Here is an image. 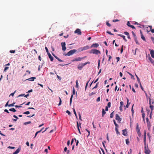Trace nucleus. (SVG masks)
Listing matches in <instances>:
<instances>
[{"label":"nucleus","mask_w":154,"mask_h":154,"mask_svg":"<svg viewBox=\"0 0 154 154\" xmlns=\"http://www.w3.org/2000/svg\"><path fill=\"white\" fill-rule=\"evenodd\" d=\"M141 38L143 39V40L146 41V39L145 37L143 36V34L141 35Z\"/></svg>","instance_id":"cd10ccee"},{"label":"nucleus","mask_w":154,"mask_h":154,"mask_svg":"<svg viewBox=\"0 0 154 154\" xmlns=\"http://www.w3.org/2000/svg\"><path fill=\"white\" fill-rule=\"evenodd\" d=\"M122 134L124 136L127 135V129H125L122 130Z\"/></svg>","instance_id":"9d476101"},{"label":"nucleus","mask_w":154,"mask_h":154,"mask_svg":"<svg viewBox=\"0 0 154 154\" xmlns=\"http://www.w3.org/2000/svg\"><path fill=\"white\" fill-rule=\"evenodd\" d=\"M9 111H12L14 112H16V110L14 108H11L9 109Z\"/></svg>","instance_id":"b1692460"},{"label":"nucleus","mask_w":154,"mask_h":154,"mask_svg":"<svg viewBox=\"0 0 154 154\" xmlns=\"http://www.w3.org/2000/svg\"><path fill=\"white\" fill-rule=\"evenodd\" d=\"M117 128L118 127H115V130L117 134H120V132L119 131Z\"/></svg>","instance_id":"bb28decb"},{"label":"nucleus","mask_w":154,"mask_h":154,"mask_svg":"<svg viewBox=\"0 0 154 154\" xmlns=\"http://www.w3.org/2000/svg\"><path fill=\"white\" fill-rule=\"evenodd\" d=\"M15 104V102H14L12 104H9V107L14 106V104Z\"/></svg>","instance_id":"7c9ffc66"},{"label":"nucleus","mask_w":154,"mask_h":154,"mask_svg":"<svg viewBox=\"0 0 154 154\" xmlns=\"http://www.w3.org/2000/svg\"><path fill=\"white\" fill-rule=\"evenodd\" d=\"M30 112L29 111H27L23 113V114L28 115L29 114Z\"/></svg>","instance_id":"37998d69"},{"label":"nucleus","mask_w":154,"mask_h":154,"mask_svg":"<svg viewBox=\"0 0 154 154\" xmlns=\"http://www.w3.org/2000/svg\"><path fill=\"white\" fill-rule=\"evenodd\" d=\"M99 46V44L98 43L93 44L91 46V48L93 47L97 48Z\"/></svg>","instance_id":"9b49d317"},{"label":"nucleus","mask_w":154,"mask_h":154,"mask_svg":"<svg viewBox=\"0 0 154 154\" xmlns=\"http://www.w3.org/2000/svg\"><path fill=\"white\" fill-rule=\"evenodd\" d=\"M132 33L133 35L134 36V38H137L136 36V35L134 33V32L133 31H132Z\"/></svg>","instance_id":"ea45409f"},{"label":"nucleus","mask_w":154,"mask_h":154,"mask_svg":"<svg viewBox=\"0 0 154 154\" xmlns=\"http://www.w3.org/2000/svg\"><path fill=\"white\" fill-rule=\"evenodd\" d=\"M76 85H75V87L77 88H78L79 86V85H78V80H76Z\"/></svg>","instance_id":"09e8293b"},{"label":"nucleus","mask_w":154,"mask_h":154,"mask_svg":"<svg viewBox=\"0 0 154 154\" xmlns=\"http://www.w3.org/2000/svg\"><path fill=\"white\" fill-rule=\"evenodd\" d=\"M119 20H117V19H116V20H112V21L114 22H118V21H119Z\"/></svg>","instance_id":"0e129e2a"},{"label":"nucleus","mask_w":154,"mask_h":154,"mask_svg":"<svg viewBox=\"0 0 154 154\" xmlns=\"http://www.w3.org/2000/svg\"><path fill=\"white\" fill-rule=\"evenodd\" d=\"M59 100H60V101H59V103L58 104V105L60 106V105H61V104L62 101H61V98L60 97H59Z\"/></svg>","instance_id":"de8ad7c7"},{"label":"nucleus","mask_w":154,"mask_h":154,"mask_svg":"<svg viewBox=\"0 0 154 154\" xmlns=\"http://www.w3.org/2000/svg\"><path fill=\"white\" fill-rule=\"evenodd\" d=\"M106 24L109 27L111 26V24L109 23L108 21H106Z\"/></svg>","instance_id":"49530a36"},{"label":"nucleus","mask_w":154,"mask_h":154,"mask_svg":"<svg viewBox=\"0 0 154 154\" xmlns=\"http://www.w3.org/2000/svg\"><path fill=\"white\" fill-rule=\"evenodd\" d=\"M83 50H85L88 49L89 48V46L88 45H87L84 47H82Z\"/></svg>","instance_id":"aec40b11"},{"label":"nucleus","mask_w":154,"mask_h":154,"mask_svg":"<svg viewBox=\"0 0 154 154\" xmlns=\"http://www.w3.org/2000/svg\"><path fill=\"white\" fill-rule=\"evenodd\" d=\"M113 121L114 124L116 126V127H119V125L117 124L115 120H114Z\"/></svg>","instance_id":"c756f323"},{"label":"nucleus","mask_w":154,"mask_h":154,"mask_svg":"<svg viewBox=\"0 0 154 154\" xmlns=\"http://www.w3.org/2000/svg\"><path fill=\"white\" fill-rule=\"evenodd\" d=\"M89 81H88L87 82V83H86V85L85 87V90H86V88L88 86V83Z\"/></svg>","instance_id":"13d9d810"},{"label":"nucleus","mask_w":154,"mask_h":154,"mask_svg":"<svg viewBox=\"0 0 154 154\" xmlns=\"http://www.w3.org/2000/svg\"><path fill=\"white\" fill-rule=\"evenodd\" d=\"M150 53L151 56L152 57L154 58V51L153 50H151L150 51Z\"/></svg>","instance_id":"4468645a"},{"label":"nucleus","mask_w":154,"mask_h":154,"mask_svg":"<svg viewBox=\"0 0 154 154\" xmlns=\"http://www.w3.org/2000/svg\"><path fill=\"white\" fill-rule=\"evenodd\" d=\"M116 119L119 122H120L122 120V119L120 118L119 116L117 114L116 115Z\"/></svg>","instance_id":"1a4fd4ad"},{"label":"nucleus","mask_w":154,"mask_h":154,"mask_svg":"<svg viewBox=\"0 0 154 154\" xmlns=\"http://www.w3.org/2000/svg\"><path fill=\"white\" fill-rule=\"evenodd\" d=\"M142 118H143V120L144 121H145V119H144V118H145V113H143V114H142Z\"/></svg>","instance_id":"a18cd8bd"},{"label":"nucleus","mask_w":154,"mask_h":154,"mask_svg":"<svg viewBox=\"0 0 154 154\" xmlns=\"http://www.w3.org/2000/svg\"><path fill=\"white\" fill-rule=\"evenodd\" d=\"M75 90L74 88L73 87L72 94V95H71V97H70V105H71L73 95H74L75 94Z\"/></svg>","instance_id":"423d86ee"},{"label":"nucleus","mask_w":154,"mask_h":154,"mask_svg":"<svg viewBox=\"0 0 154 154\" xmlns=\"http://www.w3.org/2000/svg\"><path fill=\"white\" fill-rule=\"evenodd\" d=\"M21 150V148L20 147H19L16 150V151L13 153V154H17Z\"/></svg>","instance_id":"f8f14e48"},{"label":"nucleus","mask_w":154,"mask_h":154,"mask_svg":"<svg viewBox=\"0 0 154 154\" xmlns=\"http://www.w3.org/2000/svg\"><path fill=\"white\" fill-rule=\"evenodd\" d=\"M61 45L62 46V50L63 51H65L66 49V43L65 42H62L61 43Z\"/></svg>","instance_id":"39448f33"},{"label":"nucleus","mask_w":154,"mask_h":154,"mask_svg":"<svg viewBox=\"0 0 154 154\" xmlns=\"http://www.w3.org/2000/svg\"><path fill=\"white\" fill-rule=\"evenodd\" d=\"M31 123V121H29V122H25L24 123V124L25 125H27L30 124Z\"/></svg>","instance_id":"58836bf2"},{"label":"nucleus","mask_w":154,"mask_h":154,"mask_svg":"<svg viewBox=\"0 0 154 154\" xmlns=\"http://www.w3.org/2000/svg\"><path fill=\"white\" fill-rule=\"evenodd\" d=\"M48 56L49 57V58L50 59L51 61H52L53 60L54 58L51 55L50 53H48Z\"/></svg>","instance_id":"2eb2a0df"},{"label":"nucleus","mask_w":154,"mask_h":154,"mask_svg":"<svg viewBox=\"0 0 154 154\" xmlns=\"http://www.w3.org/2000/svg\"><path fill=\"white\" fill-rule=\"evenodd\" d=\"M127 25L128 26L130 27V26H131V25L130 24V22L129 21H128L127 23Z\"/></svg>","instance_id":"6e6d98bb"},{"label":"nucleus","mask_w":154,"mask_h":154,"mask_svg":"<svg viewBox=\"0 0 154 154\" xmlns=\"http://www.w3.org/2000/svg\"><path fill=\"white\" fill-rule=\"evenodd\" d=\"M127 103L126 106V108H128L130 104V103H129V100L128 98H127Z\"/></svg>","instance_id":"412c9836"},{"label":"nucleus","mask_w":154,"mask_h":154,"mask_svg":"<svg viewBox=\"0 0 154 154\" xmlns=\"http://www.w3.org/2000/svg\"><path fill=\"white\" fill-rule=\"evenodd\" d=\"M118 35L122 37L125 42H126L127 41V40L126 39L125 36L122 34H118Z\"/></svg>","instance_id":"dca6fc26"},{"label":"nucleus","mask_w":154,"mask_h":154,"mask_svg":"<svg viewBox=\"0 0 154 154\" xmlns=\"http://www.w3.org/2000/svg\"><path fill=\"white\" fill-rule=\"evenodd\" d=\"M148 59L150 61L151 63L154 66V60L149 56L148 57Z\"/></svg>","instance_id":"f3484780"},{"label":"nucleus","mask_w":154,"mask_h":154,"mask_svg":"<svg viewBox=\"0 0 154 154\" xmlns=\"http://www.w3.org/2000/svg\"><path fill=\"white\" fill-rule=\"evenodd\" d=\"M126 143L127 145H128L129 143V139H126Z\"/></svg>","instance_id":"e433bc0d"},{"label":"nucleus","mask_w":154,"mask_h":154,"mask_svg":"<svg viewBox=\"0 0 154 154\" xmlns=\"http://www.w3.org/2000/svg\"><path fill=\"white\" fill-rule=\"evenodd\" d=\"M8 148L10 149H14L15 148L14 147H12V146H9L8 147Z\"/></svg>","instance_id":"774afa93"},{"label":"nucleus","mask_w":154,"mask_h":154,"mask_svg":"<svg viewBox=\"0 0 154 154\" xmlns=\"http://www.w3.org/2000/svg\"><path fill=\"white\" fill-rule=\"evenodd\" d=\"M100 60H98V66H97V68L98 69H99V67H100Z\"/></svg>","instance_id":"4d7b16f0"},{"label":"nucleus","mask_w":154,"mask_h":154,"mask_svg":"<svg viewBox=\"0 0 154 154\" xmlns=\"http://www.w3.org/2000/svg\"><path fill=\"white\" fill-rule=\"evenodd\" d=\"M74 140H75V142H76V139L75 138L72 139V140H71V145L72 144V143H73V142L74 141Z\"/></svg>","instance_id":"473e14b6"},{"label":"nucleus","mask_w":154,"mask_h":154,"mask_svg":"<svg viewBox=\"0 0 154 154\" xmlns=\"http://www.w3.org/2000/svg\"><path fill=\"white\" fill-rule=\"evenodd\" d=\"M128 74L131 75V78L132 79H134V77L133 75H132L131 73H129V72H128Z\"/></svg>","instance_id":"f704fd0d"},{"label":"nucleus","mask_w":154,"mask_h":154,"mask_svg":"<svg viewBox=\"0 0 154 154\" xmlns=\"http://www.w3.org/2000/svg\"><path fill=\"white\" fill-rule=\"evenodd\" d=\"M84 66L85 65H84V63H82L78 65V68L79 70H81Z\"/></svg>","instance_id":"0eeeda50"},{"label":"nucleus","mask_w":154,"mask_h":154,"mask_svg":"<svg viewBox=\"0 0 154 154\" xmlns=\"http://www.w3.org/2000/svg\"><path fill=\"white\" fill-rule=\"evenodd\" d=\"M75 33H77L79 35H81L82 32L80 29H77L74 32Z\"/></svg>","instance_id":"6e6552de"},{"label":"nucleus","mask_w":154,"mask_h":154,"mask_svg":"<svg viewBox=\"0 0 154 154\" xmlns=\"http://www.w3.org/2000/svg\"><path fill=\"white\" fill-rule=\"evenodd\" d=\"M10 53H14L15 52V50H11L10 51Z\"/></svg>","instance_id":"5fc2aeb1"},{"label":"nucleus","mask_w":154,"mask_h":154,"mask_svg":"<svg viewBox=\"0 0 154 154\" xmlns=\"http://www.w3.org/2000/svg\"><path fill=\"white\" fill-rule=\"evenodd\" d=\"M24 95H25V94H21L17 96V97H20L24 96Z\"/></svg>","instance_id":"e2e57ef3"},{"label":"nucleus","mask_w":154,"mask_h":154,"mask_svg":"<svg viewBox=\"0 0 154 154\" xmlns=\"http://www.w3.org/2000/svg\"><path fill=\"white\" fill-rule=\"evenodd\" d=\"M89 53L97 55L98 54H100V51L99 50H97L96 49H92L90 51Z\"/></svg>","instance_id":"f257e3e1"},{"label":"nucleus","mask_w":154,"mask_h":154,"mask_svg":"<svg viewBox=\"0 0 154 154\" xmlns=\"http://www.w3.org/2000/svg\"><path fill=\"white\" fill-rule=\"evenodd\" d=\"M73 112L74 113V114H75V116H76V118L77 119V115L76 112H75V110L74 109H73Z\"/></svg>","instance_id":"2f4dec72"},{"label":"nucleus","mask_w":154,"mask_h":154,"mask_svg":"<svg viewBox=\"0 0 154 154\" xmlns=\"http://www.w3.org/2000/svg\"><path fill=\"white\" fill-rule=\"evenodd\" d=\"M102 117H103L105 114L106 113V112L105 111V110L104 109H102Z\"/></svg>","instance_id":"5701e85b"},{"label":"nucleus","mask_w":154,"mask_h":154,"mask_svg":"<svg viewBox=\"0 0 154 154\" xmlns=\"http://www.w3.org/2000/svg\"><path fill=\"white\" fill-rule=\"evenodd\" d=\"M9 68V67H5L4 70V72H6L7 71V70Z\"/></svg>","instance_id":"4c0bfd02"},{"label":"nucleus","mask_w":154,"mask_h":154,"mask_svg":"<svg viewBox=\"0 0 154 154\" xmlns=\"http://www.w3.org/2000/svg\"><path fill=\"white\" fill-rule=\"evenodd\" d=\"M86 56L83 57H77L75 59H74L72 60V61H81L82 59H83L85 57H86Z\"/></svg>","instance_id":"20e7f679"},{"label":"nucleus","mask_w":154,"mask_h":154,"mask_svg":"<svg viewBox=\"0 0 154 154\" xmlns=\"http://www.w3.org/2000/svg\"><path fill=\"white\" fill-rule=\"evenodd\" d=\"M144 152L145 153H150L151 151L148 147V145H147L144 146Z\"/></svg>","instance_id":"7ed1b4c3"},{"label":"nucleus","mask_w":154,"mask_h":154,"mask_svg":"<svg viewBox=\"0 0 154 154\" xmlns=\"http://www.w3.org/2000/svg\"><path fill=\"white\" fill-rule=\"evenodd\" d=\"M16 91H15L13 93H11L10 95L9 96H13L14 94L15 93V92H16Z\"/></svg>","instance_id":"680f3d73"},{"label":"nucleus","mask_w":154,"mask_h":154,"mask_svg":"<svg viewBox=\"0 0 154 154\" xmlns=\"http://www.w3.org/2000/svg\"><path fill=\"white\" fill-rule=\"evenodd\" d=\"M106 33L110 34V35H113V34H112L111 33V32H109V31H106Z\"/></svg>","instance_id":"69168bd1"},{"label":"nucleus","mask_w":154,"mask_h":154,"mask_svg":"<svg viewBox=\"0 0 154 154\" xmlns=\"http://www.w3.org/2000/svg\"><path fill=\"white\" fill-rule=\"evenodd\" d=\"M136 125H137L136 130H137V132H140V128L139 127V125H138V123H137L136 124Z\"/></svg>","instance_id":"4be33fe9"},{"label":"nucleus","mask_w":154,"mask_h":154,"mask_svg":"<svg viewBox=\"0 0 154 154\" xmlns=\"http://www.w3.org/2000/svg\"><path fill=\"white\" fill-rule=\"evenodd\" d=\"M79 119L81 121H82L81 115L79 112Z\"/></svg>","instance_id":"bf43d9fd"},{"label":"nucleus","mask_w":154,"mask_h":154,"mask_svg":"<svg viewBox=\"0 0 154 154\" xmlns=\"http://www.w3.org/2000/svg\"><path fill=\"white\" fill-rule=\"evenodd\" d=\"M52 54L54 56V57L57 59L59 61L62 62L63 61V60L60 59L58 57H57L54 54L52 53Z\"/></svg>","instance_id":"ddd939ff"},{"label":"nucleus","mask_w":154,"mask_h":154,"mask_svg":"<svg viewBox=\"0 0 154 154\" xmlns=\"http://www.w3.org/2000/svg\"><path fill=\"white\" fill-rule=\"evenodd\" d=\"M149 104L150 105L149 107H150V109H151V113H152V111H153V109L154 106H153V105H151V103H149Z\"/></svg>","instance_id":"a211bd4d"},{"label":"nucleus","mask_w":154,"mask_h":154,"mask_svg":"<svg viewBox=\"0 0 154 154\" xmlns=\"http://www.w3.org/2000/svg\"><path fill=\"white\" fill-rule=\"evenodd\" d=\"M124 34L125 35H127V36L129 35V33L127 32H124Z\"/></svg>","instance_id":"8fccbe9b"},{"label":"nucleus","mask_w":154,"mask_h":154,"mask_svg":"<svg viewBox=\"0 0 154 154\" xmlns=\"http://www.w3.org/2000/svg\"><path fill=\"white\" fill-rule=\"evenodd\" d=\"M147 126L148 130L149 131H150L151 126L150 122L147 123Z\"/></svg>","instance_id":"6ab92c4d"},{"label":"nucleus","mask_w":154,"mask_h":154,"mask_svg":"<svg viewBox=\"0 0 154 154\" xmlns=\"http://www.w3.org/2000/svg\"><path fill=\"white\" fill-rule=\"evenodd\" d=\"M108 107L110 108L111 106V103L110 102H109L107 104Z\"/></svg>","instance_id":"864d4df0"},{"label":"nucleus","mask_w":154,"mask_h":154,"mask_svg":"<svg viewBox=\"0 0 154 154\" xmlns=\"http://www.w3.org/2000/svg\"><path fill=\"white\" fill-rule=\"evenodd\" d=\"M96 93V92H92L89 95L90 96H91L95 94Z\"/></svg>","instance_id":"c03bdc74"},{"label":"nucleus","mask_w":154,"mask_h":154,"mask_svg":"<svg viewBox=\"0 0 154 154\" xmlns=\"http://www.w3.org/2000/svg\"><path fill=\"white\" fill-rule=\"evenodd\" d=\"M41 132V131H38L37 132H36V133H35V136L34 137V138H35L37 136V134L38 133H39Z\"/></svg>","instance_id":"79ce46f5"},{"label":"nucleus","mask_w":154,"mask_h":154,"mask_svg":"<svg viewBox=\"0 0 154 154\" xmlns=\"http://www.w3.org/2000/svg\"><path fill=\"white\" fill-rule=\"evenodd\" d=\"M77 51V50L74 49L73 50H71L69 52H68L65 55H67L68 56H70L74 53H75Z\"/></svg>","instance_id":"f03ea898"},{"label":"nucleus","mask_w":154,"mask_h":154,"mask_svg":"<svg viewBox=\"0 0 154 154\" xmlns=\"http://www.w3.org/2000/svg\"><path fill=\"white\" fill-rule=\"evenodd\" d=\"M134 41L136 43V44H138V45L139 44V43L138 41L137 40V38H134Z\"/></svg>","instance_id":"a19ab883"},{"label":"nucleus","mask_w":154,"mask_h":154,"mask_svg":"<svg viewBox=\"0 0 154 154\" xmlns=\"http://www.w3.org/2000/svg\"><path fill=\"white\" fill-rule=\"evenodd\" d=\"M32 52H33V51L35 52V53H34V54H36L37 53V51L36 50H35V49L32 50Z\"/></svg>","instance_id":"338daca9"},{"label":"nucleus","mask_w":154,"mask_h":154,"mask_svg":"<svg viewBox=\"0 0 154 154\" xmlns=\"http://www.w3.org/2000/svg\"><path fill=\"white\" fill-rule=\"evenodd\" d=\"M113 113H114V111L112 112L111 114H110V118H112L113 117V116H114V114H113Z\"/></svg>","instance_id":"72a5a7b5"},{"label":"nucleus","mask_w":154,"mask_h":154,"mask_svg":"<svg viewBox=\"0 0 154 154\" xmlns=\"http://www.w3.org/2000/svg\"><path fill=\"white\" fill-rule=\"evenodd\" d=\"M151 94H150V96H149L148 97V98L149 99V103H151V100H152L151 99Z\"/></svg>","instance_id":"c9c22d12"},{"label":"nucleus","mask_w":154,"mask_h":154,"mask_svg":"<svg viewBox=\"0 0 154 154\" xmlns=\"http://www.w3.org/2000/svg\"><path fill=\"white\" fill-rule=\"evenodd\" d=\"M36 79V78L35 77H32L29 79H28V80H29L30 81H34V79Z\"/></svg>","instance_id":"393cba45"},{"label":"nucleus","mask_w":154,"mask_h":154,"mask_svg":"<svg viewBox=\"0 0 154 154\" xmlns=\"http://www.w3.org/2000/svg\"><path fill=\"white\" fill-rule=\"evenodd\" d=\"M45 49L46 50V52L47 53V54H48V53H49L48 52V49L46 47H45Z\"/></svg>","instance_id":"052dcab7"},{"label":"nucleus","mask_w":154,"mask_h":154,"mask_svg":"<svg viewBox=\"0 0 154 154\" xmlns=\"http://www.w3.org/2000/svg\"><path fill=\"white\" fill-rule=\"evenodd\" d=\"M143 142L144 143V144L145 146L147 145L146 144V137H144Z\"/></svg>","instance_id":"a878e982"},{"label":"nucleus","mask_w":154,"mask_h":154,"mask_svg":"<svg viewBox=\"0 0 154 154\" xmlns=\"http://www.w3.org/2000/svg\"><path fill=\"white\" fill-rule=\"evenodd\" d=\"M77 50H78V51L77 52V53H78L79 52H81V51H83V50L82 48L81 47V48H78V49Z\"/></svg>","instance_id":"c85d7f7f"},{"label":"nucleus","mask_w":154,"mask_h":154,"mask_svg":"<svg viewBox=\"0 0 154 154\" xmlns=\"http://www.w3.org/2000/svg\"><path fill=\"white\" fill-rule=\"evenodd\" d=\"M98 83L99 82L97 83L96 85L92 88V89L97 88V85Z\"/></svg>","instance_id":"603ef678"},{"label":"nucleus","mask_w":154,"mask_h":154,"mask_svg":"<svg viewBox=\"0 0 154 154\" xmlns=\"http://www.w3.org/2000/svg\"><path fill=\"white\" fill-rule=\"evenodd\" d=\"M76 122H77V125L78 129L79 131L80 129H79V125L78 122V121H77Z\"/></svg>","instance_id":"3c124183"}]
</instances>
